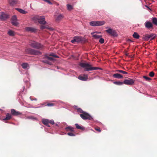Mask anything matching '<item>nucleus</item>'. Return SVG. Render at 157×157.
Segmentation results:
<instances>
[{"mask_svg": "<svg viewBox=\"0 0 157 157\" xmlns=\"http://www.w3.org/2000/svg\"><path fill=\"white\" fill-rule=\"evenodd\" d=\"M29 45L31 47L37 49L42 50L44 48V46L41 44L33 40H30Z\"/></svg>", "mask_w": 157, "mask_h": 157, "instance_id": "f257e3e1", "label": "nucleus"}, {"mask_svg": "<svg viewBox=\"0 0 157 157\" xmlns=\"http://www.w3.org/2000/svg\"><path fill=\"white\" fill-rule=\"evenodd\" d=\"M80 65L82 67L84 68V70L85 71H88L100 69L98 67H93L91 65L87 63H80Z\"/></svg>", "mask_w": 157, "mask_h": 157, "instance_id": "f03ea898", "label": "nucleus"}, {"mask_svg": "<svg viewBox=\"0 0 157 157\" xmlns=\"http://www.w3.org/2000/svg\"><path fill=\"white\" fill-rule=\"evenodd\" d=\"M32 19L35 21H38V23L41 25H46V21L45 20V18L44 16H36L32 18Z\"/></svg>", "mask_w": 157, "mask_h": 157, "instance_id": "7ed1b4c3", "label": "nucleus"}, {"mask_svg": "<svg viewBox=\"0 0 157 157\" xmlns=\"http://www.w3.org/2000/svg\"><path fill=\"white\" fill-rule=\"evenodd\" d=\"M25 52L26 53L31 55H39L42 54V53L39 51L31 48L26 49Z\"/></svg>", "mask_w": 157, "mask_h": 157, "instance_id": "20e7f679", "label": "nucleus"}, {"mask_svg": "<svg viewBox=\"0 0 157 157\" xmlns=\"http://www.w3.org/2000/svg\"><path fill=\"white\" fill-rule=\"evenodd\" d=\"M85 39L82 37L76 36L74 37L73 39L71 40V42L72 43L75 44V42L78 43H83L85 41Z\"/></svg>", "mask_w": 157, "mask_h": 157, "instance_id": "39448f33", "label": "nucleus"}, {"mask_svg": "<svg viewBox=\"0 0 157 157\" xmlns=\"http://www.w3.org/2000/svg\"><path fill=\"white\" fill-rule=\"evenodd\" d=\"M80 116L81 118L84 120L88 119L91 120L93 119V117L89 113L85 112L80 114Z\"/></svg>", "mask_w": 157, "mask_h": 157, "instance_id": "423d86ee", "label": "nucleus"}, {"mask_svg": "<svg viewBox=\"0 0 157 157\" xmlns=\"http://www.w3.org/2000/svg\"><path fill=\"white\" fill-rule=\"evenodd\" d=\"M105 22L104 21H93L90 22V25L93 26H100L104 25Z\"/></svg>", "mask_w": 157, "mask_h": 157, "instance_id": "0eeeda50", "label": "nucleus"}, {"mask_svg": "<svg viewBox=\"0 0 157 157\" xmlns=\"http://www.w3.org/2000/svg\"><path fill=\"white\" fill-rule=\"evenodd\" d=\"M106 33L112 36L116 37L117 36V33L115 30L113 29L109 28L105 30Z\"/></svg>", "mask_w": 157, "mask_h": 157, "instance_id": "6e6552de", "label": "nucleus"}, {"mask_svg": "<svg viewBox=\"0 0 157 157\" xmlns=\"http://www.w3.org/2000/svg\"><path fill=\"white\" fill-rule=\"evenodd\" d=\"M9 18V16L7 14L3 12L0 13V20L1 21H5Z\"/></svg>", "mask_w": 157, "mask_h": 157, "instance_id": "1a4fd4ad", "label": "nucleus"}, {"mask_svg": "<svg viewBox=\"0 0 157 157\" xmlns=\"http://www.w3.org/2000/svg\"><path fill=\"white\" fill-rule=\"evenodd\" d=\"M45 57L46 59L51 61H54L55 60V59L54 58V57L57 58L58 57V56L54 55L53 54H50L49 56L45 55Z\"/></svg>", "mask_w": 157, "mask_h": 157, "instance_id": "9d476101", "label": "nucleus"}, {"mask_svg": "<svg viewBox=\"0 0 157 157\" xmlns=\"http://www.w3.org/2000/svg\"><path fill=\"white\" fill-rule=\"evenodd\" d=\"M135 81L133 79H129L125 80L123 83L127 85H133L134 84Z\"/></svg>", "mask_w": 157, "mask_h": 157, "instance_id": "9b49d317", "label": "nucleus"}, {"mask_svg": "<svg viewBox=\"0 0 157 157\" xmlns=\"http://www.w3.org/2000/svg\"><path fill=\"white\" fill-rule=\"evenodd\" d=\"M11 23L14 25L17 26L18 25L17 21V17L15 15L13 16L11 19Z\"/></svg>", "mask_w": 157, "mask_h": 157, "instance_id": "f8f14e48", "label": "nucleus"}, {"mask_svg": "<svg viewBox=\"0 0 157 157\" xmlns=\"http://www.w3.org/2000/svg\"><path fill=\"white\" fill-rule=\"evenodd\" d=\"M11 113L12 115L13 116H17L21 114L20 112L16 111V110L14 109H11Z\"/></svg>", "mask_w": 157, "mask_h": 157, "instance_id": "ddd939ff", "label": "nucleus"}, {"mask_svg": "<svg viewBox=\"0 0 157 157\" xmlns=\"http://www.w3.org/2000/svg\"><path fill=\"white\" fill-rule=\"evenodd\" d=\"M144 25L145 27L147 29H149L153 27L152 23L149 21H146L145 22Z\"/></svg>", "mask_w": 157, "mask_h": 157, "instance_id": "4468645a", "label": "nucleus"}, {"mask_svg": "<svg viewBox=\"0 0 157 157\" xmlns=\"http://www.w3.org/2000/svg\"><path fill=\"white\" fill-rule=\"evenodd\" d=\"M78 78L81 80L86 81L88 79L87 75H79Z\"/></svg>", "mask_w": 157, "mask_h": 157, "instance_id": "2eb2a0df", "label": "nucleus"}, {"mask_svg": "<svg viewBox=\"0 0 157 157\" xmlns=\"http://www.w3.org/2000/svg\"><path fill=\"white\" fill-rule=\"evenodd\" d=\"M25 30L27 31L32 33L35 32L36 31V29L34 28L31 27H27L25 28Z\"/></svg>", "mask_w": 157, "mask_h": 157, "instance_id": "dca6fc26", "label": "nucleus"}, {"mask_svg": "<svg viewBox=\"0 0 157 157\" xmlns=\"http://www.w3.org/2000/svg\"><path fill=\"white\" fill-rule=\"evenodd\" d=\"M148 36V38L150 40H152L154 39L156 37V35L154 33H150L149 34H147Z\"/></svg>", "mask_w": 157, "mask_h": 157, "instance_id": "f3484780", "label": "nucleus"}, {"mask_svg": "<svg viewBox=\"0 0 157 157\" xmlns=\"http://www.w3.org/2000/svg\"><path fill=\"white\" fill-rule=\"evenodd\" d=\"M40 28L41 29H47L51 30L53 29V28H52L49 27L48 25H41L40 26Z\"/></svg>", "mask_w": 157, "mask_h": 157, "instance_id": "a211bd4d", "label": "nucleus"}, {"mask_svg": "<svg viewBox=\"0 0 157 157\" xmlns=\"http://www.w3.org/2000/svg\"><path fill=\"white\" fill-rule=\"evenodd\" d=\"M42 122L44 124L47 126L50 127V126L49 125V120H48L47 119H43L42 120Z\"/></svg>", "mask_w": 157, "mask_h": 157, "instance_id": "6ab92c4d", "label": "nucleus"}, {"mask_svg": "<svg viewBox=\"0 0 157 157\" xmlns=\"http://www.w3.org/2000/svg\"><path fill=\"white\" fill-rule=\"evenodd\" d=\"M113 76L115 78H122L123 77V76L121 74L118 73H116L114 74Z\"/></svg>", "mask_w": 157, "mask_h": 157, "instance_id": "aec40b11", "label": "nucleus"}, {"mask_svg": "<svg viewBox=\"0 0 157 157\" xmlns=\"http://www.w3.org/2000/svg\"><path fill=\"white\" fill-rule=\"evenodd\" d=\"M12 118V116L11 114L7 113L6 114V118L3 119V121L9 120H10Z\"/></svg>", "mask_w": 157, "mask_h": 157, "instance_id": "412c9836", "label": "nucleus"}, {"mask_svg": "<svg viewBox=\"0 0 157 157\" xmlns=\"http://www.w3.org/2000/svg\"><path fill=\"white\" fill-rule=\"evenodd\" d=\"M8 2L11 6H13L17 3V0H8Z\"/></svg>", "mask_w": 157, "mask_h": 157, "instance_id": "4be33fe9", "label": "nucleus"}, {"mask_svg": "<svg viewBox=\"0 0 157 157\" xmlns=\"http://www.w3.org/2000/svg\"><path fill=\"white\" fill-rule=\"evenodd\" d=\"M16 9L21 13L25 14H26L27 13V11L21 9L16 8Z\"/></svg>", "mask_w": 157, "mask_h": 157, "instance_id": "5701e85b", "label": "nucleus"}, {"mask_svg": "<svg viewBox=\"0 0 157 157\" xmlns=\"http://www.w3.org/2000/svg\"><path fill=\"white\" fill-rule=\"evenodd\" d=\"M63 16L62 14H60L57 16H56L55 18L56 21H59L61 20L63 18Z\"/></svg>", "mask_w": 157, "mask_h": 157, "instance_id": "b1692460", "label": "nucleus"}, {"mask_svg": "<svg viewBox=\"0 0 157 157\" xmlns=\"http://www.w3.org/2000/svg\"><path fill=\"white\" fill-rule=\"evenodd\" d=\"M66 130L67 131L73 132L74 131V128L71 126H68L65 128Z\"/></svg>", "mask_w": 157, "mask_h": 157, "instance_id": "393cba45", "label": "nucleus"}, {"mask_svg": "<svg viewBox=\"0 0 157 157\" xmlns=\"http://www.w3.org/2000/svg\"><path fill=\"white\" fill-rule=\"evenodd\" d=\"M132 36L134 38L136 39H138L140 37V36L136 32L134 33Z\"/></svg>", "mask_w": 157, "mask_h": 157, "instance_id": "a878e982", "label": "nucleus"}, {"mask_svg": "<svg viewBox=\"0 0 157 157\" xmlns=\"http://www.w3.org/2000/svg\"><path fill=\"white\" fill-rule=\"evenodd\" d=\"M75 125L77 128L82 130H84V128L83 127H82L81 126H79L78 124H75Z\"/></svg>", "mask_w": 157, "mask_h": 157, "instance_id": "bb28decb", "label": "nucleus"}, {"mask_svg": "<svg viewBox=\"0 0 157 157\" xmlns=\"http://www.w3.org/2000/svg\"><path fill=\"white\" fill-rule=\"evenodd\" d=\"M152 22L155 25H157V18L156 17H153L152 18Z\"/></svg>", "mask_w": 157, "mask_h": 157, "instance_id": "cd10ccee", "label": "nucleus"}, {"mask_svg": "<svg viewBox=\"0 0 157 157\" xmlns=\"http://www.w3.org/2000/svg\"><path fill=\"white\" fill-rule=\"evenodd\" d=\"M8 34L11 36H14L15 35V33L14 31L10 30L8 32Z\"/></svg>", "mask_w": 157, "mask_h": 157, "instance_id": "c85d7f7f", "label": "nucleus"}, {"mask_svg": "<svg viewBox=\"0 0 157 157\" xmlns=\"http://www.w3.org/2000/svg\"><path fill=\"white\" fill-rule=\"evenodd\" d=\"M75 109L77 110V111L79 113H84V111H83V110L79 108H78L77 106L76 107Z\"/></svg>", "mask_w": 157, "mask_h": 157, "instance_id": "c756f323", "label": "nucleus"}, {"mask_svg": "<svg viewBox=\"0 0 157 157\" xmlns=\"http://www.w3.org/2000/svg\"><path fill=\"white\" fill-rule=\"evenodd\" d=\"M93 37L95 39H98L101 37L102 36L98 35L97 34H94L93 35Z\"/></svg>", "mask_w": 157, "mask_h": 157, "instance_id": "7c9ffc66", "label": "nucleus"}, {"mask_svg": "<svg viewBox=\"0 0 157 157\" xmlns=\"http://www.w3.org/2000/svg\"><path fill=\"white\" fill-rule=\"evenodd\" d=\"M21 66L24 69L26 68L28 66V63H24L22 64Z\"/></svg>", "mask_w": 157, "mask_h": 157, "instance_id": "2f4dec72", "label": "nucleus"}, {"mask_svg": "<svg viewBox=\"0 0 157 157\" xmlns=\"http://www.w3.org/2000/svg\"><path fill=\"white\" fill-rule=\"evenodd\" d=\"M113 83L116 85H122L124 83L123 82H121L120 81L114 82H113Z\"/></svg>", "mask_w": 157, "mask_h": 157, "instance_id": "473e14b6", "label": "nucleus"}, {"mask_svg": "<svg viewBox=\"0 0 157 157\" xmlns=\"http://www.w3.org/2000/svg\"><path fill=\"white\" fill-rule=\"evenodd\" d=\"M67 9L69 10H71L73 9V6L70 4L67 5Z\"/></svg>", "mask_w": 157, "mask_h": 157, "instance_id": "72a5a7b5", "label": "nucleus"}, {"mask_svg": "<svg viewBox=\"0 0 157 157\" xmlns=\"http://www.w3.org/2000/svg\"><path fill=\"white\" fill-rule=\"evenodd\" d=\"M116 72H120L121 73L123 74H128V73L127 72L125 71H122L121 70H117L116 71Z\"/></svg>", "mask_w": 157, "mask_h": 157, "instance_id": "f704fd0d", "label": "nucleus"}, {"mask_svg": "<svg viewBox=\"0 0 157 157\" xmlns=\"http://www.w3.org/2000/svg\"><path fill=\"white\" fill-rule=\"evenodd\" d=\"M42 62L51 65L52 64V63L51 62L49 61L48 60H43L42 61Z\"/></svg>", "mask_w": 157, "mask_h": 157, "instance_id": "c9c22d12", "label": "nucleus"}, {"mask_svg": "<svg viewBox=\"0 0 157 157\" xmlns=\"http://www.w3.org/2000/svg\"><path fill=\"white\" fill-rule=\"evenodd\" d=\"M143 78H144L146 81H150L151 79L148 77H147L146 76H144Z\"/></svg>", "mask_w": 157, "mask_h": 157, "instance_id": "e433bc0d", "label": "nucleus"}, {"mask_svg": "<svg viewBox=\"0 0 157 157\" xmlns=\"http://www.w3.org/2000/svg\"><path fill=\"white\" fill-rule=\"evenodd\" d=\"M155 75V73L153 71H151L149 73V76L151 77H153Z\"/></svg>", "mask_w": 157, "mask_h": 157, "instance_id": "4c0bfd02", "label": "nucleus"}, {"mask_svg": "<svg viewBox=\"0 0 157 157\" xmlns=\"http://www.w3.org/2000/svg\"><path fill=\"white\" fill-rule=\"evenodd\" d=\"M143 39H144L145 40H148L149 39L148 38V36L147 34L145 35H144L143 37Z\"/></svg>", "mask_w": 157, "mask_h": 157, "instance_id": "58836bf2", "label": "nucleus"}, {"mask_svg": "<svg viewBox=\"0 0 157 157\" xmlns=\"http://www.w3.org/2000/svg\"><path fill=\"white\" fill-rule=\"evenodd\" d=\"M99 42L101 44H103L104 42V40L103 39L100 38L99 40Z\"/></svg>", "mask_w": 157, "mask_h": 157, "instance_id": "ea45409f", "label": "nucleus"}, {"mask_svg": "<svg viewBox=\"0 0 157 157\" xmlns=\"http://www.w3.org/2000/svg\"><path fill=\"white\" fill-rule=\"evenodd\" d=\"M54 104L53 103H48L47 104V105L48 106H52L54 105Z\"/></svg>", "mask_w": 157, "mask_h": 157, "instance_id": "a19ab883", "label": "nucleus"}, {"mask_svg": "<svg viewBox=\"0 0 157 157\" xmlns=\"http://www.w3.org/2000/svg\"><path fill=\"white\" fill-rule=\"evenodd\" d=\"M45 2H47L48 4L52 5V3L49 0H43Z\"/></svg>", "mask_w": 157, "mask_h": 157, "instance_id": "79ce46f5", "label": "nucleus"}, {"mask_svg": "<svg viewBox=\"0 0 157 157\" xmlns=\"http://www.w3.org/2000/svg\"><path fill=\"white\" fill-rule=\"evenodd\" d=\"M67 134L70 136H75V135L74 134L72 133V132H68L67 133Z\"/></svg>", "mask_w": 157, "mask_h": 157, "instance_id": "37998d69", "label": "nucleus"}, {"mask_svg": "<svg viewBox=\"0 0 157 157\" xmlns=\"http://www.w3.org/2000/svg\"><path fill=\"white\" fill-rule=\"evenodd\" d=\"M95 129L96 130L98 131L99 132H101V130L100 129V128L99 127L95 128Z\"/></svg>", "mask_w": 157, "mask_h": 157, "instance_id": "c03bdc74", "label": "nucleus"}, {"mask_svg": "<svg viewBox=\"0 0 157 157\" xmlns=\"http://www.w3.org/2000/svg\"><path fill=\"white\" fill-rule=\"evenodd\" d=\"M49 123L52 124H53L54 123V121L52 120L50 121L49 120Z\"/></svg>", "mask_w": 157, "mask_h": 157, "instance_id": "a18cd8bd", "label": "nucleus"}, {"mask_svg": "<svg viewBox=\"0 0 157 157\" xmlns=\"http://www.w3.org/2000/svg\"><path fill=\"white\" fill-rule=\"evenodd\" d=\"M101 33V32H98L97 31H95V32H94L93 33H91V34H93V33Z\"/></svg>", "mask_w": 157, "mask_h": 157, "instance_id": "49530a36", "label": "nucleus"}, {"mask_svg": "<svg viewBox=\"0 0 157 157\" xmlns=\"http://www.w3.org/2000/svg\"><path fill=\"white\" fill-rule=\"evenodd\" d=\"M127 41H131V42H132V41L130 39H128V40Z\"/></svg>", "mask_w": 157, "mask_h": 157, "instance_id": "de8ad7c7", "label": "nucleus"}, {"mask_svg": "<svg viewBox=\"0 0 157 157\" xmlns=\"http://www.w3.org/2000/svg\"><path fill=\"white\" fill-rule=\"evenodd\" d=\"M34 100H37V99L36 98H35V99H34Z\"/></svg>", "mask_w": 157, "mask_h": 157, "instance_id": "09e8293b", "label": "nucleus"}, {"mask_svg": "<svg viewBox=\"0 0 157 157\" xmlns=\"http://www.w3.org/2000/svg\"><path fill=\"white\" fill-rule=\"evenodd\" d=\"M146 6L147 7H147V6Z\"/></svg>", "mask_w": 157, "mask_h": 157, "instance_id": "8fccbe9b", "label": "nucleus"}, {"mask_svg": "<svg viewBox=\"0 0 157 157\" xmlns=\"http://www.w3.org/2000/svg\"><path fill=\"white\" fill-rule=\"evenodd\" d=\"M148 8H149V9L150 10V8H149L148 7Z\"/></svg>", "mask_w": 157, "mask_h": 157, "instance_id": "3c124183", "label": "nucleus"}, {"mask_svg": "<svg viewBox=\"0 0 157 157\" xmlns=\"http://www.w3.org/2000/svg\"><path fill=\"white\" fill-rule=\"evenodd\" d=\"M31 100H33V99H31Z\"/></svg>", "mask_w": 157, "mask_h": 157, "instance_id": "603ef678", "label": "nucleus"}, {"mask_svg": "<svg viewBox=\"0 0 157 157\" xmlns=\"http://www.w3.org/2000/svg\"><path fill=\"white\" fill-rule=\"evenodd\" d=\"M31 100H33V99H31Z\"/></svg>", "mask_w": 157, "mask_h": 157, "instance_id": "864d4df0", "label": "nucleus"}]
</instances>
